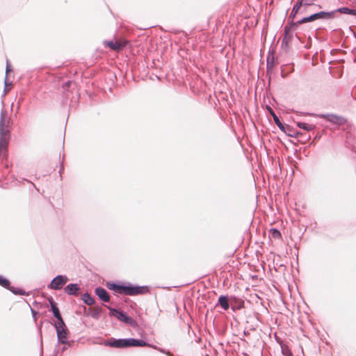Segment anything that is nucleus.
I'll return each instance as SVG.
<instances>
[{
  "label": "nucleus",
  "mask_w": 356,
  "mask_h": 356,
  "mask_svg": "<svg viewBox=\"0 0 356 356\" xmlns=\"http://www.w3.org/2000/svg\"><path fill=\"white\" fill-rule=\"evenodd\" d=\"M312 21V15L309 16V17H305L300 20H298L297 22L299 23V24H302V23H304V22H311Z\"/></svg>",
  "instance_id": "23"
},
{
  "label": "nucleus",
  "mask_w": 356,
  "mask_h": 356,
  "mask_svg": "<svg viewBox=\"0 0 356 356\" xmlns=\"http://www.w3.org/2000/svg\"><path fill=\"white\" fill-rule=\"evenodd\" d=\"M83 300L88 305H92L95 304V300L88 293H84L83 295Z\"/></svg>",
  "instance_id": "17"
},
{
  "label": "nucleus",
  "mask_w": 356,
  "mask_h": 356,
  "mask_svg": "<svg viewBox=\"0 0 356 356\" xmlns=\"http://www.w3.org/2000/svg\"><path fill=\"white\" fill-rule=\"evenodd\" d=\"M55 328L57 332L58 340L61 343H66L68 335V330L64 322L55 323Z\"/></svg>",
  "instance_id": "5"
},
{
  "label": "nucleus",
  "mask_w": 356,
  "mask_h": 356,
  "mask_svg": "<svg viewBox=\"0 0 356 356\" xmlns=\"http://www.w3.org/2000/svg\"><path fill=\"white\" fill-rule=\"evenodd\" d=\"M327 120L330 122H333L337 124H343L346 122V120L343 118H342L341 116L334 115H327Z\"/></svg>",
  "instance_id": "14"
},
{
  "label": "nucleus",
  "mask_w": 356,
  "mask_h": 356,
  "mask_svg": "<svg viewBox=\"0 0 356 356\" xmlns=\"http://www.w3.org/2000/svg\"><path fill=\"white\" fill-rule=\"evenodd\" d=\"M10 132L0 133V157L7 156V149L10 141Z\"/></svg>",
  "instance_id": "6"
},
{
  "label": "nucleus",
  "mask_w": 356,
  "mask_h": 356,
  "mask_svg": "<svg viewBox=\"0 0 356 356\" xmlns=\"http://www.w3.org/2000/svg\"><path fill=\"white\" fill-rule=\"evenodd\" d=\"M218 303L225 310H227L229 309V306L226 296H220L218 298Z\"/></svg>",
  "instance_id": "16"
},
{
  "label": "nucleus",
  "mask_w": 356,
  "mask_h": 356,
  "mask_svg": "<svg viewBox=\"0 0 356 356\" xmlns=\"http://www.w3.org/2000/svg\"><path fill=\"white\" fill-rule=\"evenodd\" d=\"M128 44V41L124 38H115L113 40L105 41L104 45L113 51H118L122 49Z\"/></svg>",
  "instance_id": "3"
},
{
  "label": "nucleus",
  "mask_w": 356,
  "mask_h": 356,
  "mask_svg": "<svg viewBox=\"0 0 356 356\" xmlns=\"http://www.w3.org/2000/svg\"><path fill=\"white\" fill-rule=\"evenodd\" d=\"M106 286L116 293L129 296L144 294L148 292V289L146 286H124L110 282L106 284Z\"/></svg>",
  "instance_id": "1"
},
{
  "label": "nucleus",
  "mask_w": 356,
  "mask_h": 356,
  "mask_svg": "<svg viewBox=\"0 0 356 356\" xmlns=\"http://www.w3.org/2000/svg\"><path fill=\"white\" fill-rule=\"evenodd\" d=\"M282 352L284 356H293L291 352L286 346H282Z\"/></svg>",
  "instance_id": "21"
},
{
  "label": "nucleus",
  "mask_w": 356,
  "mask_h": 356,
  "mask_svg": "<svg viewBox=\"0 0 356 356\" xmlns=\"http://www.w3.org/2000/svg\"><path fill=\"white\" fill-rule=\"evenodd\" d=\"M110 310V314L111 316H114L115 317H117L119 320L123 321V322H125V323H131L132 321V318L131 317H129V316H127L124 312H120L117 309H113V308H109L108 307Z\"/></svg>",
  "instance_id": "8"
},
{
  "label": "nucleus",
  "mask_w": 356,
  "mask_h": 356,
  "mask_svg": "<svg viewBox=\"0 0 356 356\" xmlns=\"http://www.w3.org/2000/svg\"><path fill=\"white\" fill-rule=\"evenodd\" d=\"M309 6L310 5V0H300L298 1L293 7L292 12L291 13L290 17H292L293 19L295 18L296 15L297 14L298 11L300 8L302 6Z\"/></svg>",
  "instance_id": "10"
},
{
  "label": "nucleus",
  "mask_w": 356,
  "mask_h": 356,
  "mask_svg": "<svg viewBox=\"0 0 356 356\" xmlns=\"http://www.w3.org/2000/svg\"><path fill=\"white\" fill-rule=\"evenodd\" d=\"M332 12H319L313 14V21L318 19H331L333 17Z\"/></svg>",
  "instance_id": "11"
},
{
  "label": "nucleus",
  "mask_w": 356,
  "mask_h": 356,
  "mask_svg": "<svg viewBox=\"0 0 356 356\" xmlns=\"http://www.w3.org/2000/svg\"><path fill=\"white\" fill-rule=\"evenodd\" d=\"M108 344L114 348H126L129 346H150L143 340H137L135 339H111Z\"/></svg>",
  "instance_id": "2"
},
{
  "label": "nucleus",
  "mask_w": 356,
  "mask_h": 356,
  "mask_svg": "<svg viewBox=\"0 0 356 356\" xmlns=\"http://www.w3.org/2000/svg\"><path fill=\"white\" fill-rule=\"evenodd\" d=\"M79 290V287L76 284H70L65 289L64 291L69 295H76Z\"/></svg>",
  "instance_id": "12"
},
{
  "label": "nucleus",
  "mask_w": 356,
  "mask_h": 356,
  "mask_svg": "<svg viewBox=\"0 0 356 356\" xmlns=\"http://www.w3.org/2000/svg\"><path fill=\"white\" fill-rule=\"evenodd\" d=\"M300 134L302 136L303 135V132H300Z\"/></svg>",
  "instance_id": "26"
},
{
  "label": "nucleus",
  "mask_w": 356,
  "mask_h": 356,
  "mask_svg": "<svg viewBox=\"0 0 356 356\" xmlns=\"http://www.w3.org/2000/svg\"><path fill=\"white\" fill-rule=\"evenodd\" d=\"M95 294L104 302H108L110 300V297L107 293V291L102 288L97 287L95 289Z\"/></svg>",
  "instance_id": "9"
},
{
  "label": "nucleus",
  "mask_w": 356,
  "mask_h": 356,
  "mask_svg": "<svg viewBox=\"0 0 356 356\" xmlns=\"http://www.w3.org/2000/svg\"><path fill=\"white\" fill-rule=\"evenodd\" d=\"M68 281V278L64 275H58L51 281L49 287L54 290L60 289Z\"/></svg>",
  "instance_id": "7"
},
{
  "label": "nucleus",
  "mask_w": 356,
  "mask_h": 356,
  "mask_svg": "<svg viewBox=\"0 0 356 356\" xmlns=\"http://www.w3.org/2000/svg\"><path fill=\"white\" fill-rule=\"evenodd\" d=\"M0 285L7 288L10 285V282L8 280L6 279L5 277L0 276Z\"/></svg>",
  "instance_id": "20"
},
{
  "label": "nucleus",
  "mask_w": 356,
  "mask_h": 356,
  "mask_svg": "<svg viewBox=\"0 0 356 356\" xmlns=\"http://www.w3.org/2000/svg\"><path fill=\"white\" fill-rule=\"evenodd\" d=\"M14 293L15 294H21V295H24V293L22 291V289H19L18 291H14Z\"/></svg>",
  "instance_id": "24"
},
{
  "label": "nucleus",
  "mask_w": 356,
  "mask_h": 356,
  "mask_svg": "<svg viewBox=\"0 0 356 356\" xmlns=\"http://www.w3.org/2000/svg\"><path fill=\"white\" fill-rule=\"evenodd\" d=\"M50 305H51V310H52V312H53L54 316L58 321L57 323L64 322L63 318H62V317H61V315L60 314L59 309L57 307L56 303L53 300H51L50 301Z\"/></svg>",
  "instance_id": "13"
},
{
  "label": "nucleus",
  "mask_w": 356,
  "mask_h": 356,
  "mask_svg": "<svg viewBox=\"0 0 356 356\" xmlns=\"http://www.w3.org/2000/svg\"><path fill=\"white\" fill-rule=\"evenodd\" d=\"M297 126L302 129L303 131L308 132L311 129V126L305 122H298Z\"/></svg>",
  "instance_id": "18"
},
{
  "label": "nucleus",
  "mask_w": 356,
  "mask_h": 356,
  "mask_svg": "<svg viewBox=\"0 0 356 356\" xmlns=\"http://www.w3.org/2000/svg\"><path fill=\"white\" fill-rule=\"evenodd\" d=\"M339 11L342 13L356 15V10L350 9L348 8H341L339 9Z\"/></svg>",
  "instance_id": "19"
},
{
  "label": "nucleus",
  "mask_w": 356,
  "mask_h": 356,
  "mask_svg": "<svg viewBox=\"0 0 356 356\" xmlns=\"http://www.w3.org/2000/svg\"><path fill=\"white\" fill-rule=\"evenodd\" d=\"M269 237L270 239L280 240L282 239V234L279 230L273 228L269 230Z\"/></svg>",
  "instance_id": "15"
},
{
  "label": "nucleus",
  "mask_w": 356,
  "mask_h": 356,
  "mask_svg": "<svg viewBox=\"0 0 356 356\" xmlns=\"http://www.w3.org/2000/svg\"><path fill=\"white\" fill-rule=\"evenodd\" d=\"M70 82H67V83H65V85H66L67 86H70Z\"/></svg>",
  "instance_id": "25"
},
{
  "label": "nucleus",
  "mask_w": 356,
  "mask_h": 356,
  "mask_svg": "<svg viewBox=\"0 0 356 356\" xmlns=\"http://www.w3.org/2000/svg\"><path fill=\"white\" fill-rule=\"evenodd\" d=\"M273 120L275 122V124L281 129H284V125L282 124V122H280V120H279L278 117L273 113Z\"/></svg>",
  "instance_id": "22"
},
{
  "label": "nucleus",
  "mask_w": 356,
  "mask_h": 356,
  "mask_svg": "<svg viewBox=\"0 0 356 356\" xmlns=\"http://www.w3.org/2000/svg\"><path fill=\"white\" fill-rule=\"evenodd\" d=\"M10 117L6 109H2L0 116V133L10 132Z\"/></svg>",
  "instance_id": "4"
}]
</instances>
